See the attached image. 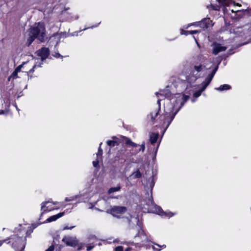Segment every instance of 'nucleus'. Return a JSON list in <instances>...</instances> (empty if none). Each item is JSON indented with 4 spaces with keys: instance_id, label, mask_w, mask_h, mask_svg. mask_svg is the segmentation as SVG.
I'll list each match as a JSON object with an SVG mask.
<instances>
[{
    "instance_id": "obj_1",
    "label": "nucleus",
    "mask_w": 251,
    "mask_h": 251,
    "mask_svg": "<svg viewBox=\"0 0 251 251\" xmlns=\"http://www.w3.org/2000/svg\"><path fill=\"white\" fill-rule=\"evenodd\" d=\"M157 97V109L151 112L148 116L152 121L157 116L160 109V101L164 100L165 113L160 117V121H163L162 126L165 127L163 134L168 128L176 115L180 110L184 104L188 100L189 96L182 94H178L170 99L169 96L164 92L155 93Z\"/></svg>"
},
{
    "instance_id": "obj_2",
    "label": "nucleus",
    "mask_w": 251,
    "mask_h": 251,
    "mask_svg": "<svg viewBox=\"0 0 251 251\" xmlns=\"http://www.w3.org/2000/svg\"><path fill=\"white\" fill-rule=\"evenodd\" d=\"M202 70L203 67L201 63H194L190 67L186 75V91H189V89L191 88L196 89L197 86L194 84L197 79L201 76Z\"/></svg>"
},
{
    "instance_id": "obj_3",
    "label": "nucleus",
    "mask_w": 251,
    "mask_h": 251,
    "mask_svg": "<svg viewBox=\"0 0 251 251\" xmlns=\"http://www.w3.org/2000/svg\"><path fill=\"white\" fill-rule=\"evenodd\" d=\"M45 35V28L44 24L41 23L35 24L30 28L29 38L27 40L28 46H29L36 38L41 42H44Z\"/></svg>"
},
{
    "instance_id": "obj_4",
    "label": "nucleus",
    "mask_w": 251,
    "mask_h": 251,
    "mask_svg": "<svg viewBox=\"0 0 251 251\" xmlns=\"http://www.w3.org/2000/svg\"><path fill=\"white\" fill-rule=\"evenodd\" d=\"M218 68V66L217 65L212 71V72L208 75L206 77L205 80L203 81L201 84V87L200 90L198 91H196L193 94V97L196 99L200 97L201 94V92H203L205 90L206 87L208 86V85L209 84V83L211 82V80H212L216 71H217Z\"/></svg>"
},
{
    "instance_id": "obj_5",
    "label": "nucleus",
    "mask_w": 251,
    "mask_h": 251,
    "mask_svg": "<svg viewBox=\"0 0 251 251\" xmlns=\"http://www.w3.org/2000/svg\"><path fill=\"white\" fill-rule=\"evenodd\" d=\"M36 53L37 55L41 57V59H36V62L32 68L29 70V73L33 72L34 71V69L36 68V67H41V65L43 64V61L45 60L49 55V50L48 48H42L41 49L37 50Z\"/></svg>"
},
{
    "instance_id": "obj_6",
    "label": "nucleus",
    "mask_w": 251,
    "mask_h": 251,
    "mask_svg": "<svg viewBox=\"0 0 251 251\" xmlns=\"http://www.w3.org/2000/svg\"><path fill=\"white\" fill-rule=\"evenodd\" d=\"M126 207L125 206H114L107 210L106 212L117 218H123L122 215L126 213Z\"/></svg>"
},
{
    "instance_id": "obj_7",
    "label": "nucleus",
    "mask_w": 251,
    "mask_h": 251,
    "mask_svg": "<svg viewBox=\"0 0 251 251\" xmlns=\"http://www.w3.org/2000/svg\"><path fill=\"white\" fill-rule=\"evenodd\" d=\"M11 242H12V247L15 251H23L25 244L23 237H18L16 235L10 238Z\"/></svg>"
},
{
    "instance_id": "obj_8",
    "label": "nucleus",
    "mask_w": 251,
    "mask_h": 251,
    "mask_svg": "<svg viewBox=\"0 0 251 251\" xmlns=\"http://www.w3.org/2000/svg\"><path fill=\"white\" fill-rule=\"evenodd\" d=\"M215 1L218 2V4L211 3L210 6L212 9L215 10H219L221 6H228L231 3H234V5L236 3L233 2L232 0H212V2L214 3ZM236 5L240 6L241 5L237 3Z\"/></svg>"
},
{
    "instance_id": "obj_9",
    "label": "nucleus",
    "mask_w": 251,
    "mask_h": 251,
    "mask_svg": "<svg viewBox=\"0 0 251 251\" xmlns=\"http://www.w3.org/2000/svg\"><path fill=\"white\" fill-rule=\"evenodd\" d=\"M62 241L68 246L75 247L78 244V241L75 237L65 236Z\"/></svg>"
},
{
    "instance_id": "obj_10",
    "label": "nucleus",
    "mask_w": 251,
    "mask_h": 251,
    "mask_svg": "<svg viewBox=\"0 0 251 251\" xmlns=\"http://www.w3.org/2000/svg\"><path fill=\"white\" fill-rule=\"evenodd\" d=\"M151 204L152 206L153 207V208H154V210L153 211V212L156 213V214H157L158 215H160L161 216H167L169 217H172L173 216H174L175 215L174 213H173L171 212H164L163 211V210L161 209V208L160 206L156 205L152 201H151Z\"/></svg>"
},
{
    "instance_id": "obj_11",
    "label": "nucleus",
    "mask_w": 251,
    "mask_h": 251,
    "mask_svg": "<svg viewBox=\"0 0 251 251\" xmlns=\"http://www.w3.org/2000/svg\"><path fill=\"white\" fill-rule=\"evenodd\" d=\"M211 22L209 18H204L200 22L194 23L188 25L187 28L192 25H197L201 28H208Z\"/></svg>"
},
{
    "instance_id": "obj_12",
    "label": "nucleus",
    "mask_w": 251,
    "mask_h": 251,
    "mask_svg": "<svg viewBox=\"0 0 251 251\" xmlns=\"http://www.w3.org/2000/svg\"><path fill=\"white\" fill-rule=\"evenodd\" d=\"M50 203V202L49 201H44L42 203L41 207V210L42 212L39 219V220L41 219V217L44 214L54 209V208L50 207V205L49 204Z\"/></svg>"
},
{
    "instance_id": "obj_13",
    "label": "nucleus",
    "mask_w": 251,
    "mask_h": 251,
    "mask_svg": "<svg viewBox=\"0 0 251 251\" xmlns=\"http://www.w3.org/2000/svg\"><path fill=\"white\" fill-rule=\"evenodd\" d=\"M124 222L126 223L129 226H132L135 224L138 225L139 219L138 217H134L129 215L128 217L124 218Z\"/></svg>"
},
{
    "instance_id": "obj_14",
    "label": "nucleus",
    "mask_w": 251,
    "mask_h": 251,
    "mask_svg": "<svg viewBox=\"0 0 251 251\" xmlns=\"http://www.w3.org/2000/svg\"><path fill=\"white\" fill-rule=\"evenodd\" d=\"M212 52L215 55L217 54L220 52L225 51L226 49V47L223 46L221 44L216 43H214L212 44Z\"/></svg>"
},
{
    "instance_id": "obj_15",
    "label": "nucleus",
    "mask_w": 251,
    "mask_h": 251,
    "mask_svg": "<svg viewBox=\"0 0 251 251\" xmlns=\"http://www.w3.org/2000/svg\"><path fill=\"white\" fill-rule=\"evenodd\" d=\"M135 238L136 239L137 241L142 243L145 242L148 240L147 235L142 228H140V230H139L138 234L137 235L135 236Z\"/></svg>"
},
{
    "instance_id": "obj_16",
    "label": "nucleus",
    "mask_w": 251,
    "mask_h": 251,
    "mask_svg": "<svg viewBox=\"0 0 251 251\" xmlns=\"http://www.w3.org/2000/svg\"><path fill=\"white\" fill-rule=\"evenodd\" d=\"M65 214L64 212H60L56 215H53L52 216H50L49 218H48L46 221L41 223L40 224L42 223H50L51 222H53L59 219V218L63 216Z\"/></svg>"
},
{
    "instance_id": "obj_17",
    "label": "nucleus",
    "mask_w": 251,
    "mask_h": 251,
    "mask_svg": "<svg viewBox=\"0 0 251 251\" xmlns=\"http://www.w3.org/2000/svg\"><path fill=\"white\" fill-rule=\"evenodd\" d=\"M64 34L62 33L59 34H55L53 36H52L50 40H55L57 41L56 45H57L59 41L62 37H64Z\"/></svg>"
},
{
    "instance_id": "obj_18",
    "label": "nucleus",
    "mask_w": 251,
    "mask_h": 251,
    "mask_svg": "<svg viewBox=\"0 0 251 251\" xmlns=\"http://www.w3.org/2000/svg\"><path fill=\"white\" fill-rule=\"evenodd\" d=\"M158 137V133H151L150 135V142L151 144H154L157 141Z\"/></svg>"
},
{
    "instance_id": "obj_19",
    "label": "nucleus",
    "mask_w": 251,
    "mask_h": 251,
    "mask_svg": "<svg viewBox=\"0 0 251 251\" xmlns=\"http://www.w3.org/2000/svg\"><path fill=\"white\" fill-rule=\"evenodd\" d=\"M231 88V87L230 85L228 84H224L221 85L219 87L216 88L215 90L218 91H224V90H227Z\"/></svg>"
},
{
    "instance_id": "obj_20",
    "label": "nucleus",
    "mask_w": 251,
    "mask_h": 251,
    "mask_svg": "<svg viewBox=\"0 0 251 251\" xmlns=\"http://www.w3.org/2000/svg\"><path fill=\"white\" fill-rule=\"evenodd\" d=\"M141 173L140 172L139 170H137L134 172H133L131 175L130 177H132L133 178H138L141 177Z\"/></svg>"
},
{
    "instance_id": "obj_21",
    "label": "nucleus",
    "mask_w": 251,
    "mask_h": 251,
    "mask_svg": "<svg viewBox=\"0 0 251 251\" xmlns=\"http://www.w3.org/2000/svg\"><path fill=\"white\" fill-rule=\"evenodd\" d=\"M166 246L164 245L160 246L158 244H154L152 246V248L154 251H159L162 248H164Z\"/></svg>"
},
{
    "instance_id": "obj_22",
    "label": "nucleus",
    "mask_w": 251,
    "mask_h": 251,
    "mask_svg": "<svg viewBox=\"0 0 251 251\" xmlns=\"http://www.w3.org/2000/svg\"><path fill=\"white\" fill-rule=\"evenodd\" d=\"M126 145H128L133 148H137L139 146V145L131 141V140L128 138H127L126 141Z\"/></svg>"
},
{
    "instance_id": "obj_23",
    "label": "nucleus",
    "mask_w": 251,
    "mask_h": 251,
    "mask_svg": "<svg viewBox=\"0 0 251 251\" xmlns=\"http://www.w3.org/2000/svg\"><path fill=\"white\" fill-rule=\"evenodd\" d=\"M145 143L144 142H143V143L140 146V148L139 150H136L135 151H134L132 153V154H136L137 153H138L140 151H142V152H144V151H145Z\"/></svg>"
},
{
    "instance_id": "obj_24",
    "label": "nucleus",
    "mask_w": 251,
    "mask_h": 251,
    "mask_svg": "<svg viewBox=\"0 0 251 251\" xmlns=\"http://www.w3.org/2000/svg\"><path fill=\"white\" fill-rule=\"evenodd\" d=\"M78 198H79V195H75L74 196L71 197L70 198H66L65 201H76Z\"/></svg>"
},
{
    "instance_id": "obj_25",
    "label": "nucleus",
    "mask_w": 251,
    "mask_h": 251,
    "mask_svg": "<svg viewBox=\"0 0 251 251\" xmlns=\"http://www.w3.org/2000/svg\"><path fill=\"white\" fill-rule=\"evenodd\" d=\"M120 189H121V187L120 185H118L116 187H112L109 189L108 193L109 194L115 192L119 191L120 190Z\"/></svg>"
},
{
    "instance_id": "obj_26",
    "label": "nucleus",
    "mask_w": 251,
    "mask_h": 251,
    "mask_svg": "<svg viewBox=\"0 0 251 251\" xmlns=\"http://www.w3.org/2000/svg\"><path fill=\"white\" fill-rule=\"evenodd\" d=\"M106 143L108 146L110 147H114L118 145V143L116 141L113 140H108L107 141Z\"/></svg>"
},
{
    "instance_id": "obj_27",
    "label": "nucleus",
    "mask_w": 251,
    "mask_h": 251,
    "mask_svg": "<svg viewBox=\"0 0 251 251\" xmlns=\"http://www.w3.org/2000/svg\"><path fill=\"white\" fill-rule=\"evenodd\" d=\"M102 145V143H100V146H99V149H98V153H97V158H98L99 157H101V156L102 155V150L101 149L100 146L101 145Z\"/></svg>"
},
{
    "instance_id": "obj_28",
    "label": "nucleus",
    "mask_w": 251,
    "mask_h": 251,
    "mask_svg": "<svg viewBox=\"0 0 251 251\" xmlns=\"http://www.w3.org/2000/svg\"><path fill=\"white\" fill-rule=\"evenodd\" d=\"M18 77V73L14 71L12 75L9 77L8 80L9 81L11 78H13V79H15Z\"/></svg>"
},
{
    "instance_id": "obj_29",
    "label": "nucleus",
    "mask_w": 251,
    "mask_h": 251,
    "mask_svg": "<svg viewBox=\"0 0 251 251\" xmlns=\"http://www.w3.org/2000/svg\"><path fill=\"white\" fill-rule=\"evenodd\" d=\"M181 34L188 35L189 34H191V31L184 30L183 29H181Z\"/></svg>"
},
{
    "instance_id": "obj_30",
    "label": "nucleus",
    "mask_w": 251,
    "mask_h": 251,
    "mask_svg": "<svg viewBox=\"0 0 251 251\" xmlns=\"http://www.w3.org/2000/svg\"><path fill=\"white\" fill-rule=\"evenodd\" d=\"M23 67V65H20L18 66L15 70V72H16L17 73H18L21 71V68Z\"/></svg>"
},
{
    "instance_id": "obj_31",
    "label": "nucleus",
    "mask_w": 251,
    "mask_h": 251,
    "mask_svg": "<svg viewBox=\"0 0 251 251\" xmlns=\"http://www.w3.org/2000/svg\"><path fill=\"white\" fill-rule=\"evenodd\" d=\"M123 247L122 246H118L115 249V251H123Z\"/></svg>"
},
{
    "instance_id": "obj_32",
    "label": "nucleus",
    "mask_w": 251,
    "mask_h": 251,
    "mask_svg": "<svg viewBox=\"0 0 251 251\" xmlns=\"http://www.w3.org/2000/svg\"><path fill=\"white\" fill-rule=\"evenodd\" d=\"M99 160H97L96 161H93V165L94 166V167H98L99 166Z\"/></svg>"
},
{
    "instance_id": "obj_33",
    "label": "nucleus",
    "mask_w": 251,
    "mask_h": 251,
    "mask_svg": "<svg viewBox=\"0 0 251 251\" xmlns=\"http://www.w3.org/2000/svg\"><path fill=\"white\" fill-rule=\"evenodd\" d=\"M88 242H91V240H97L96 239V238L95 236H93V235H92V236H90L89 238H88Z\"/></svg>"
},
{
    "instance_id": "obj_34",
    "label": "nucleus",
    "mask_w": 251,
    "mask_h": 251,
    "mask_svg": "<svg viewBox=\"0 0 251 251\" xmlns=\"http://www.w3.org/2000/svg\"><path fill=\"white\" fill-rule=\"evenodd\" d=\"M75 226H65L64 228H63V230H66V229H73L74 227H75Z\"/></svg>"
},
{
    "instance_id": "obj_35",
    "label": "nucleus",
    "mask_w": 251,
    "mask_h": 251,
    "mask_svg": "<svg viewBox=\"0 0 251 251\" xmlns=\"http://www.w3.org/2000/svg\"><path fill=\"white\" fill-rule=\"evenodd\" d=\"M54 247L53 246H50L46 251H53Z\"/></svg>"
},
{
    "instance_id": "obj_36",
    "label": "nucleus",
    "mask_w": 251,
    "mask_h": 251,
    "mask_svg": "<svg viewBox=\"0 0 251 251\" xmlns=\"http://www.w3.org/2000/svg\"><path fill=\"white\" fill-rule=\"evenodd\" d=\"M94 247V246H88L87 248V251H90L91 250L93 249Z\"/></svg>"
},
{
    "instance_id": "obj_37",
    "label": "nucleus",
    "mask_w": 251,
    "mask_h": 251,
    "mask_svg": "<svg viewBox=\"0 0 251 251\" xmlns=\"http://www.w3.org/2000/svg\"><path fill=\"white\" fill-rule=\"evenodd\" d=\"M200 32L199 30H191V34H196L197 33H199Z\"/></svg>"
},
{
    "instance_id": "obj_38",
    "label": "nucleus",
    "mask_w": 251,
    "mask_h": 251,
    "mask_svg": "<svg viewBox=\"0 0 251 251\" xmlns=\"http://www.w3.org/2000/svg\"><path fill=\"white\" fill-rule=\"evenodd\" d=\"M78 247L77 248V251H80L81 250V248H82V247L83 246V244L82 243H80V244H78Z\"/></svg>"
},
{
    "instance_id": "obj_39",
    "label": "nucleus",
    "mask_w": 251,
    "mask_h": 251,
    "mask_svg": "<svg viewBox=\"0 0 251 251\" xmlns=\"http://www.w3.org/2000/svg\"><path fill=\"white\" fill-rule=\"evenodd\" d=\"M54 57H56V58H58V57H59L60 56H61L62 57H63L62 56H61L59 53H56L54 55Z\"/></svg>"
},
{
    "instance_id": "obj_40",
    "label": "nucleus",
    "mask_w": 251,
    "mask_h": 251,
    "mask_svg": "<svg viewBox=\"0 0 251 251\" xmlns=\"http://www.w3.org/2000/svg\"><path fill=\"white\" fill-rule=\"evenodd\" d=\"M7 240H3V241H0V246H1L2 244L5 242Z\"/></svg>"
},
{
    "instance_id": "obj_41",
    "label": "nucleus",
    "mask_w": 251,
    "mask_h": 251,
    "mask_svg": "<svg viewBox=\"0 0 251 251\" xmlns=\"http://www.w3.org/2000/svg\"><path fill=\"white\" fill-rule=\"evenodd\" d=\"M4 110H0V115H1V114H4Z\"/></svg>"
},
{
    "instance_id": "obj_42",
    "label": "nucleus",
    "mask_w": 251,
    "mask_h": 251,
    "mask_svg": "<svg viewBox=\"0 0 251 251\" xmlns=\"http://www.w3.org/2000/svg\"><path fill=\"white\" fill-rule=\"evenodd\" d=\"M202 57V56L201 55H200L198 56V59L201 60Z\"/></svg>"
},
{
    "instance_id": "obj_43",
    "label": "nucleus",
    "mask_w": 251,
    "mask_h": 251,
    "mask_svg": "<svg viewBox=\"0 0 251 251\" xmlns=\"http://www.w3.org/2000/svg\"><path fill=\"white\" fill-rule=\"evenodd\" d=\"M131 248H127L126 249V251H131Z\"/></svg>"
},
{
    "instance_id": "obj_44",
    "label": "nucleus",
    "mask_w": 251,
    "mask_h": 251,
    "mask_svg": "<svg viewBox=\"0 0 251 251\" xmlns=\"http://www.w3.org/2000/svg\"><path fill=\"white\" fill-rule=\"evenodd\" d=\"M83 201L82 200H79L78 201H77L76 202H82Z\"/></svg>"
},
{
    "instance_id": "obj_45",
    "label": "nucleus",
    "mask_w": 251,
    "mask_h": 251,
    "mask_svg": "<svg viewBox=\"0 0 251 251\" xmlns=\"http://www.w3.org/2000/svg\"><path fill=\"white\" fill-rule=\"evenodd\" d=\"M153 185H154V184H151L150 186H151V189L152 188V187H153Z\"/></svg>"
},
{
    "instance_id": "obj_46",
    "label": "nucleus",
    "mask_w": 251,
    "mask_h": 251,
    "mask_svg": "<svg viewBox=\"0 0 251 251\" xmlns=\"http://www.w3.org/2000/svg\"><path fill=\"white\" fill-rule=\"evenodd\" d=\"M57 203V201H55V202H53V204H56Z\"/></svg>"
},
{
    "instance_id": "obj_47",
    "label": "nucleus",
    "mask_w": 251,
    "mask_h": 251,
    "mask_svg": "<svg viewBox=\"0 0 251 251\" xmlns=\"http://www.w3.org/2000/svg\"><path fill=\"white\" fill-rule=\"evenodd\" d=\"M195 101V99H193V100H192V102H194Z\"/></svg>"
},
{
    "instance_id": "obj_48",
    "label": "nucleus",
    "mask_w": 251,
    "mask_h": 251,
    "mask_svg": "<svg viewBox=\"0 0 251 251\" xmlns=\"http://www.w3.org/2000/svg\"><path fill=\"white\" fill-rule=\"evenodd\" d=\"M88 28H85L83 30H86V29H88Z\"/></svg>"
}]
</instances>
